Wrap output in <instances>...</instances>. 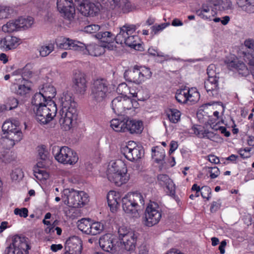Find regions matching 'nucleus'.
<instances>
[{
	"label": "nucleus",
	"mask_w": 254,
	"mask_h": 254,
	"mask_svg": "<svg viewBox=\"0 0 254 254\" xmlns=\"http://www.w3.org/2000/svg\"><path fill=\"white\" fill-rule=\"evenodd\" d=\"M109 206L112 211L116 210L120 202V194L115 191H110L107 196Z\"/></svg>",
	"instance_id": "obj_32"
},
{
	"label": "nucleus",
	"mask_w": 254,
	"mask_h": 254,
	"mask_svg": "<svg viewBox=\"0 0 254 254\" xmlns=\"http://www.w3.org/2000/svg\"><path fill=\"white\" fill-rule=\"evenodd\" d=\"M169 25V23H163L160 24H156L154 25L151 27V34L152 35L157 34L159 32L164 29Z\"/></svg>",
	"instance_id": "obj_52"
},
{
	"label": "nucleus",
	"mask_w": 254,
	"mask_h": 254,
	"mask_svg": "<svg viewBox=\"0 0 254 254\" xmlns=\"http://www.w3.org/2000/svg\"><path fill=\"white\" fill-rule=\"evenodd\" d=\"M127 118L114 119L110 122L111 127L117 132H125Z\"/></svg>",
	"instance_id": "obj_35"
},
{
	"label": "nucleus",
	"mask_w": 254,
	"mask_h": 254,
	"mask_svg": "<svg viewBox=\"0 0 254 254\" xmlns=\"http://www.w3.org/2000/svg\"><path fill=\"white\" fill-rule=\"evenodd\" d=\"M130 232H133L131 230H127L126 228L124 227H121L119 228L118 230V233L119 235V238L121 239H122L123 237L128 235L129 233Z\"/></svg>",
	"instance_id": "obj_63"
},
{
	"label": "nucleus",
	"mask_w": 254,
	"mask_h": 254,
	"mask_svg": "<svg viewBox=\"0 0 254 254\" xmlns=\"http://www.w3.org/2000/svg\"><path fill=\"white\" fill-rule=\"evenodd\" d=\"M64 249L73 252L75 254H80L82 249L81 240L77 236H73L66 240Z\"/></svg>",
	"instance_id": "obj_22"
},
{
	"label": "nucleus",
	"mask_w": 254,
	"mask_h": 254,
	"mask_svg": "<svg viewBox=\"0 0 254 254\" xmlns=\"http://www.w3.org/2000/svg\"><path fill=\"white\" fill-rule=\"evenodd\" d=\"M110 84L104 78L94 80L91 87V96L97 102L105 100L109 93Z\"/></svg>",
	"instance_id": "obj_9"
},
{
	"label": "nucleus",
	"mask_w": 254,
	"mask_h": 254,
	"mask_svg": "<svg viewBox=\"0 0 254 254\" xmlns=\"http://www.w3.org/2000/svg\"><path fill=\"white\" fill-rule=\"evenodd\" d=\"M136 238L134 232H130L129 234L121 239V242L124 244L125 248L127 251H132L135 247Z\"/></svg>",
	"instance_id": "obj_33"
},
{
	"label": "nucleus",
	"mask_w": 254,
	"mask_h": 254,
	"mask_svg": "<svg viewBox=\"0 0 254 254\" xmlns=\"http://www.w3.org/2000/svg\"><path fill=\"white\" fill-rule=\"evenodd\" d=\"M100 28V26L98 25L91 24L85 26L84 31L87 33L93 34L99 31Z\"/></svg>",
	"instance_id": "obj_56"
},
{
	"label": "nucleus",
	"mask_w": 254,
	"mask_h": 254,
	"mask_svg": "<svg viewBox=\"0 0 254 254\" xmlns=\"http://www.w3.org/2000/svg\"><path fill=\"white\" fill-rule=\"evenodd\" d=\"M19 29L17 19L9 21L2 27V30L5 33H11Z\"/></svg>",
	"instance_id": "obj_46"
},
{
	"label": "nucleus",
	"mask_w": 254,
	"mask_h": 254,
	"mask_svg": "<svg viewBox=\"0 0 254 254\" xmlns=\"http://www.w3.org/2000/svg\"><path fill=\"white\" fill-rule=\"evenodd\" d=\"M66 199L64 201L69 206L75 208L81 207L89 201L88 195L83 191L75 190L73 189L64 190Z\"/></svg>",
	"instance_id": "obj_8"
},
{
	"label": "nucleus",
	"mask_w": 254,
	"mask_h": 254,
	"mask_svg": "<svg viewBox=\"0 0 254 254\" xmlns=\"http://www.w3.org/2000/svg\"><path fill=\"white\" fill-rule=\"evenodd\" d=\"M46 99L42 92L35 93L32 99V104L34 106L33 108L34 111L39 106L46 105V104L48 103Z\"/></svg>",
	"instance_id": "obj_38"
},
{
	"label": "nucleus",
	"mask_w": 254,
	"mask_h": 254,
	"mask_svg": "<svg viewBox=\"0 0 254 254\" xmlns=\"http://www.w3.org/2000/svg\"><path fill=\"white\" fill-rule=\"evenodd\" d=\"M137 102L133 99L124 96H118L111 102V107L113 112L118 115H122L126 110H130L137 104Z\"/></svg>",
	"instance_id": "obj_12"
},
{
	"label": "nucleus",
	"mask_w": 254,
	"mask_h": 254,
	"mask_svg": "<svg viewBox=\"0 0 254 254\" xmlns=\"http://www.w3.org/2000/svg\"><path fill=\"white\" fill-rule=\"evenodd\" d=\"M116 35V42L118 44H125L135 50L142 51V45L139 37L135 34V27L133 25L125 24L120 28Z\"/></svg>",
	"instance_id": "obj_1"
},
{
	"label": "nucleus",
	"mask_w": 254,
	"mask_h": 254,
	"mask_svg": "<svg viewBox=\"0 0 254 254\" xmlns=\"http://www.w3.org/2000/svg\"><path fill=\"white\" fill-rule=\"evenodd\" d=\"M34 112L37 121L41 125H46L56 117L57 107L54 101H50V104L37 107Z\"/></svg>",
	"instance_id": "obj_6"
},
{
	"label": "nucleus",
	"mask_w": 254,
	"mask_h": 254,
	"mask_svg": "<svg viewBox=\"0 0 254 254\" xmlns=\"http://www.w3.org/2000/svg\"><path fill=\"white\" fill-rule=\"evenodd\" d=\"M127 171L126 168L120 170L118 162L111 161L108 165L106 174L109 181L119 187L128 180L129 176L127 174Z\"/></svg>",
	"instance_id": "obj_4"
},
{
	"label": "nucleus",
	"mask_w": 254,
	"mask_h": 254,
	"mask_svg": "<svg viewBox=\"0 0 254 254\" xmlns=\"http://www.w3.org/2000/svg\"><path fill=\"white\" fill-rule=\"evenodd\" d=\"M138 66L135 65L132 70H127L124 73L125 79L130 82L140 84L142 82Z\"/></svg>",
	"instance_id": "obj_28"
},
{
	"label": "nucleus",
	"mask_w": 254,
	"mask_h": 254,
	"mask_svg": "<svg viewBox=\"0 0 254 254\" xmlns=\"http://www.w3.org/2000/svg\"><path fill=\"white\" fill-rule=\"evenodd\" d=\"M57 47L63 50H71L79 52L85 48L84 44L77 40L61 37L56 40Z\"/></svg>",
	"instance_id": "obj_18"
},
{
	"label": "nucleus",
	"mask_w": 254,
	"mask_h": 254,
	"mask_svg": "<svg viewBox=\"0 0 254 254\" xmlns=\"http://www.w3.org/2000/svg\"><path fill=\"white\" fill-rule=\"evenodd\" d=\"M18 105V101L17 99L14 97H9L6 104V109L8 110H11L16 108Z\"/></svg>",
	"instance_id": "obj_55"
},
{
	"label": "nucleus",
	"mask_w": 254,
	"mask_h": 254,
	"mask_svg": "<svg viewBox=\"0 0 254 254\" xmlns=\"http://www.w3.org/2000/svg\"><path fill=\"white\" fill-rule=\"evenodd\" d=\"M19 40L14 36H7L0 39V48L6 51L15 48L19 45Z\"/></svg>",
	"instance_id": "obj_30"
},
{
	"label": "nucleus",
	"mask_w": 254,
	"mask_h": 254,
	"mask_svg": "<svg viewBox=\"0 0 254 254\" xmlns=\"http://www.w3.org/2000/svg\"><path fill=\"white\" fill-rule=\"evenodd\" d=\"M2 130L4 135H9L10 133L17 134V132H22L19 127V122L17 121H5L2 125Z\"/></svg>",
	"instance_id": "obj_31"
},
{
	"label": "nucleus",
	"mask_w": 254,
	"mask_h": 254,
	"mask_svg": "<svg viewBox=\"0 0 254 254\" xmlns=\"http://www.w3.org/2000/svg\"><path fill=\"white\" fill-rule=\"evenodd\" d=\"M143 129V126L141 121L127 119L126 131H128L131 134H139L141 133Z\"/></svg>",
	"instance_id": "obj_27"
},
{
	"label": "nucleus",
	"mask_w": 254,
	"mask_h": 254,
	"mask_svg": "<svg viewBox=\"0 0 254 254\" xmlns=\"http://www.w3.org/2000/svg\"><path fill=\"white\" fill-rule=\"evenodd\" d=\"M11 178L13 181H19L21 180L24 176L22 169L16 168L12 171L10 175Z\"/></svg>",
	"instance_id": "obj_54"
},
{
	"label": "nucleus",
	"mask_w": 254,
	"mask_h": 254,
	"mask_svg": "<svg viewBox=\"0 0 254 254\" xmlns=\"http://www.w3.org/2000/svg\"><path fill=\"white\" fill-rule=\"evenodd\" d=\"M144 224L147 227H152L159 223L162 217V210L155 202H150L145 211Z\"/></svg>",
	"instance_id": "obj_11"
},
{
	"label": "nucleus",
	"mask_w": 254,
	"mask_h": 254,
	"mask_svg": "<svg viewBox=\"0 0 254 254\" xmlns=\"http://www.w3.org/2000/svg\"><path fill=\"white\" fill-rule=\"evenodd\" d=\"M57 8L61 16L71 21L75 15V8L72 0H57Z\"/></svg>",
	"instance_id": "obj_17"
},
{
	"label": "nucleus",
	"mask_w": 254,
	"mask_h": 254,
	"mask_svg": "<svg viewBox=\"0 0 254 254\" xmlns=\"http://www.w3.org/2000/svg\"><path fill=\"white\" fill-rule=\"evenodd\" d=\"M200 193L203 198L208 200L211 197V190L208 186H203L201 188Z\"/></svg>",
	"instance_id": "obj_57"
},
{
	"label": "nucleus",
	"mask_w": 254,
	"mask_h": 254,
	"mask_svg": "<svg viewBox=\"0 0 254 254\" xmlns=\"http://www.w3.org/2000/svg\"><path fill=\"white\" fill-rule=\"evenodd\" d=\"M122 151L125 157L130 161H137L144 155L143 148L137 145L133 141H128L127 144L122 148Z\"/></svg>",
	"instance_id": "obj_13"
},
{
	"label": "nucleus",
	"mask_w": 254,
	"mask_h": 254,
	"mask_svg": "<svg viewBox=\"0 0 254 254\" xmlns=\"http://www.w3.org/2000/svg\"><path fill=\"white\" fill-rule=\"evenodd\" d=\"M104 229V225L101 222H92L89 235H96L100 234Z\"/></svg>",
	"instance_id": "obj_47"
},
{
	"label": "nucleus",
	"mask_w": 254,
	"mask_h": 254,
	"mask_svg": "<svg viewBox=\"0 0 254 254\" xmlns=\"http://www.w3.org/2000/svg\"><path fill=\"white\" fill-rule=\"evenodd\" d=\"M115 241L116 239L114 236L110 234H107L100 238L99 245L104 251L111 252L115 250Z\"/></svg>",
	"instance_id": "obj_25"
},
{
	"label": "nucleus",
	"mask_w": 254,
	"mask_h": 254,
	"mask_svg": "<svg viewBox=\"0 0 254 254\" xmlns=\"http://www.w3.org/2000/svg\"><path fill=\"white\" fill-rule=\"evenodd\" d=\"M73 87L76 92L80 95H84L87 90V81L85 75L80 71L76 72L73 78Z\"/></svg>",
	"instance_id": "obj_19"
},
{
	"label": "nucleus",
	"mask_w": 254,
	"mask_h": 254,
	"mask_svg": "<svg viewBox=\"0 0 254 254\" xmlns=\"http://www.w3.org/2000/svg\"><path fill=\"white\" fill-rule=\"evenodd\" d=\"M149 55L153 56H157L159 57H163L164 60H168L171 59L169 55H165L161 52H159L157 49L152 47L149 48L148 50Z\"/></svg>",
	"instance_id": "obj_51"
},
{
	"label": "nucleus",
	"mask_w": 254,
	"mask_h": 254,
	"mask_svg": "<svg viewBox=\"0 0 254 254\" xmlns=\"http://www.w3.org/2000/svg\"><path fill=\"white\" fill-rule=\"evenodd\" d=\"M214 65L211 64L208 66L207 69L208 79L204 82V87L211 96H216L218 94V77L214 72Z\"/></svg>",
	"instance_id": "obj_14"
},
{
	"label": "nucleus",
	"mask_w": 254,
	"mask_h": 254,
	"mask_svg": "<svg viewBox=\"0 0 254 254\" xmlns=\"http://www.w3.org/2000/svg\"><path fill=\"white\" fill-rule=\"evenodd\" d=\"M129 90V87L127 85V84L125 83H120L117 88V91L119 94H120L121 95H126L127 92Z\"/></svg>",
	"instance_id": "obj_58"
},
{
	"label": "nucleus",
	"mask_w": 254,
	"mask_h": 254,
	"mask_svg": "<svg viewBox=\"0 0 254 254\" xmlns=\"http://www.w3.org/2000/svg\"><path fill=\"white\" fill-rule=\"evenodd\" d=\"M177 101L184 104L187 102H196L199 98V94L195 89L183 88L177 90L175 95Z\"/></svg>",
	"instance_id": "obj_15"
},
{
	"label": "nucleus",
	"mask_w": 254,
	"mask_h": 254,
	"mask_svg": "<svg viewBox=\"0 0 254 254\" xmlns=\"http://www.w3.org/2000/svg\"><path fill=\"white\" fill-rule=\"evenodd\" d=\"M154 2V0H139V5L144 8L149 7Z\"/></svg>",
	"instance_id": "obj_61"
},
{
	"label": "nucleus",
	"mask_w": 254,
	"mask_h": 254,
	"mask_svg": "<svg viewBox=\"0 0 254 254\" xmlns=\"http://www.w3.org/2000/svg\"><path fill=\"white\" fill-rule=\"evenodd\" d=\"M53 150L55 159L61 163L72 165L78 160L77 153L68 147L54 146Z\"/></svg>",
	"instance_id": "obj_10"
},
{
	"label": "nucleus",
	"mask_w": 254,
	"mask_h": 254,
	"mask_svg": "<svg viewBox=\"0 0 254 254\" xmlns=\"http://www.w3.org/2000/svg\"><path fill=\"white\" fill-rule=\"evenodd\" d=\"M100 4L108 10L123 13H128L137 9L135 4L129 0H100Z\"/></svg>",
	"instance_id": "obj_5"
},
{
	"label": "nucleus",
	"mask_w": 254,
	"mask_h": 254,
	"mask_svg": "<svg viewBox=\"0 0 254 254\" xmlns=\"http://www.w3.org/2000/svg\"><path fill=\"white\" fill-rule=\"evenodd\" d=\"M14 213L15 215H18L20 217L26 218L28 216V210L26 208H22L21 209L15 208L14 210Z\"/></svg>",
	"instance_id": "obj_60"
},
{
	"label": "nucleus",
	"mask_w": 254,
	"mask_h": 254,
	"mask_svg": "<svg viewBox=\"0 0 254 254\" xmlns=\"http://www.w3.org/2000/svg\"><path fill=\"white\" fill-rule=\"evenodd\" d=\"M152 156L154 158L155 161L159 163L164 160L165 157V152L164 149L156 146L152 148Z\"/></svg>",
	"instance_id": "obj_41"
},
{
	"label": "nucleus",
	"mask_w": 254,
	"mask_h": 254,
	"mask_svg": "<svg viewBox=\"0 0 254 254\" xmlns=\"http://www.w3.org/2000/svg\"><path fill=\"white\" fill-rule=\"evenodd\" d=\"M225 63L230 70H243L246 68L245 64L240 62L238 59L234 58L233 60L227 59L225 61Z\"/></svg>",
	"instance_id": "obj_39"
},
{
	"label": "nucleus",
	"mask_w": 254,
	"mask_h": 254,
	"mask_svg": "<svg viewBox=\"0 0 254 254\" xmlns=\"http://www.w3.org/2000/svg\"><path fill=\"white\" fill-rule=\"evenodd\" d=\"M139 71L140 72V76L142 81H144L146 79H149L151 77L152 72L150 68L145 66H139Z\"/></svg>",
	"instance_id": "obj_49"
},
{
	"label": "nucleus",
	"mask_w": 254,
	"mask_h": 254,
	"mask_svg": "<svg viewBox=\"0 0 254 254\" xmlns=\"http://www.w3.org/2000/svg\"><path fill=\"white\" fill-rule=\"evenodd\" d=\"M91 223L90 219L82 218L78 221L77 226L78 229L83 233L89 235Z\"/></svg>",
	"instance_id": "obj_43"
},
{
	"label": "nucleus",
	"mask_w": 254,
	"mask_h": 254,
	"mask_svg": "<svg viewBox=\"0 0 254 254\" xmlns=\"http://www.w3.org/2000/svg\"><path fill=\"white\" fill-rule=\"evenodd\" d=\"M84 46L85 48L79 50V52L83 54L88 53L89 55L95 57L102 55L105 52L104 48L107 47V45L101 46L95 43H91L87 46L84 44Z\"/></svg>",
	"instance_id": "obj_26"
},
{
	"label": "nucleus",
	"mask_w": 254,
	"mask_h": 254,
	"mask_svg": "<svg viewBox=\"0 0 254 254\" xmlns=\"http://www.w3.org/2000/svg\"><path fill=\"white\" fill-rule=\"evenodd\" d=\"M31 90L29 85L24 84L19 85L16 90V94L20 96H24L29 93Z\"/></svg>",
	"instance_id": "obj_53"
},
{
	"label": "nucleus",
	"mask_w": 254,
	"mask_h": 254,
	"mask_svg": "<svg viewBox=\"0 0 254 254\" xmlns=\"http://www.w3.org/2000/svg\"><path fill=\"white\" fill-rule=\"evenodd\" d=\"M95 37L101 42L106 43L104 45H107L108 47H109V45L113 43L114 40L116 41V36L108 31H100L95 35Z\"/></svg>",
	"instance_id": "obj_34"
},
{
	"label": "nucleus",
	"mask_w": 254,
	"mask_h": 254,
	"mask_svg": "<svg viewBox=\"0 0 254 254\" xmlns=\"http://www.w3.org/2000/svg\"><path fill=\"white\" fill-rule=\"evenodd\" d=\"M31 249L29 239L22 235H15L12 242L5 250V254H28Z\"/></svg>",
	"instance_id": "obj_7"
},
{
	"label": "nucleus",
	"mask_w": 254,
	"mask_h": 254,
	"mask_svg": "<svg viewBox=\"0 0 254 254\" xmlns=\"http://www.w3.org/2000/svg\"><path fill=\"white\" fill-rule=\"evenodd\" d=\"M59 122L62 128L65 130H69L73 125L76 123L77 118V113L70 112L61 113Z\"/></svg>",
	"instance_id": "obj_20"
},
{
	"label": "nucleus",
	"mask_w": 254,
	"mask_h": 254,
	"mask_svg": "<svg viewBox=\"0 0 254 254\" xmlns=\"http://www.w3.org/2000/svg\"><path fill=\"white\" fill-rule=\"evenodd\" d=\"M80 12L84 16H93L99 10L98 6L94 3L85 0L81 2L78 6Z\"/></svg>",
	"instance_id": "obj_23"
},
{
	"label": "nucleus",
	"mask_w": 254,
	"mask_h": 254,
	"mask_svg": "<svg viewBox=\"0 0 254 254\" xmlns=\"http://www.w3.org/2000/svg\"><path fill=\"white\" fill-rule=\"evenodd\" d=\"M122 202L124 211L132 217L138 216V209L143 207L145 203L143 195L138 192L126 195Z\"/></svg>",
	"instance_id": "obj_2"
},
{
	"label": "nucleus",
	"mask_w": 254,
	"mask_h": 254,
	"mask_svg": "<svg viewBox=\"0 0 254 254\" xmlns=\"http://www.w3.org/2000/svg\"><path fill=\"white\" fill-rule=\"evenodd\" d=\"M59 101L61 107L60 114L67 112L77 113V103L71 93L64 92L59 98Z\"/></svg>",
	"instance_id": "obj_16"
},
{
	"label": "nucleus",
	"mask_w": 254,
	"mask_h": 254,
	"mask_svg": "<svg viewBox=\"0 0 254 254\" xmlns=\"http://www.w3.org/2000/svg\"><path fill=\"white\" fill-rule=\"evenodd\" d=\"M55 49L54 44L49 43L39 46L38 49L40 56L46 57L49 55Z\"/></svg>",
	"instance_id": "obj_40"
},
{
	"label": "nucleus",
	"mask_w": 254,
	"mask_h": 254,
	"mask_svg": "<svg viewBox=\"0 0 254 254\" xmlns=\"http://www.w3.org/2000/svg\"><path fill=\"white\" fill-rule=\"evenodd\" d=\"M157 182L160 186L166 187L167 193L171 196L175 195L176 187L173 181L165 174H160L157 176Z\"/></svg>",
	"instance_id": "obj_24"
},
{
	"label": "nucleus",
	"mask_w": 254,
	"mask_h": 254,
	"mask_svg": "<svg viewBox=\"0 0 254 254\" xmlns=\"http://www.w3.org/2000/svg\"><path fill=\"white\" fill-rule=\"evenodd\" d=\"M251 148L246 147L244 149H240L238 152L243 158H248L251 156Z\"/></svg>",
	"instance_id": "obj_59"
},
{
	"label": "nucleus",
	"mask_w": 254,
	"mask_h": 254,
	"mask_svg": "<svg viewBox=\"0 0 254 254\" xmlns=\"http://www.w3.org/2000/svg\"><path fill=\"white\" fill-rule=\"evenodd\" d=\"M237 3L242 10L248 13H254V0H241Z\"/></svg>",
	"instance_id": "obj_37"
},
{
	"label": "nucleus",
	"mask_w": 254,
	"mask_h": 254,
	"mask_svg": "<svg viewBox=\"0 0 254 254\" xmlns=\"http://www.w3.org/2000/svg\"><path fill=\"white\" fill-rule=\"evenodd\" d=\"M244 44L247 48L253 50L254 48V40L250 38L246 39Z\"/></svg>",
	"instance_id": "obj_64"
},
{
	"label": "nucleus",
	"mask_w": 254,
	"mask_h": 254,
	"mask_svg": "<svg viewBox=\"0 0 254 254\" xmlns=\"http://www.w3.org/2000/svg\"><path fill=\"white\" fill-rule=\"evenodd\" d=\"M212 2L214 8L219 11L231 9L232 3L231 0H209Z\"/></svg>",
	"instance_id": "obj_36"
},
{
	"label": "nucleus",
	"mask_w": 254,
	"mask_h": 254,
	"mask_svg": "<svg viewBox=\"0 0 254 254\" xmlns=\"http://www.w3.org/2000/svg\"><path fill=\"white\" fill-rule=\"evenodd\" d=\"M167 116L170 122L176 124L180 120L181 112L177 109L170 108L166 111Z\"/></svg>",
	"instance_id": "obj_42"
},
{
	"label": "nucleus",
	"mask_w": 254,
	"mask_h": 254,
	"mask_svg": "<svg viewBox=\"0 0 254 254\" xmlns=\"http://www.w3.org/2000/svg\"><path fill=\"white\" fill-rule=\"evenodd\" d=\"M209 168L211 169V170L209 171V173L210 177L211 179H215L219 175L220 171L217 167H210Z\"/></svg>",
	"instance_id": "obj_62"
},
{
	"label": "nucleus",
	"mask_w": 254,
	"mask_h": 254,
	"mask_svg": "<svg viewBox=\"0 0 254 254\" xmlns=\"http://www.w3.org/2000/svg\"><path fill=\"white\" fill-rule=\"evenodd\" d=\"M19 28L27 29L30 27L34 23V19L32 17H27L26 18L21 17L17 19Z\"/></svg>",
	"instance_id": "obj_45"
},
{
	"label": "nucleus",
	"mask_w": 254,
	"mask_h": 254,
	"mask_svg": "<svg viewBox=\"0 0 254 254\" xmlns=\"http://www.w3.org/2000/svg\"><path fill=\"white\" fill-rule=\"evenodd\" d=\"M39 160L33 168V174L35 177L39 181L46 180L49 177V174L45 168L51 164V159L49 153L43 146H40L38 149Z\"/></svg>",
	"instance_id": "obj_3"
},
{
	"label": "nucleus",
	"mask_w": 254,
	"mask_h": 254,
	"mask_svg": "<svg viewBox=\"0 0 254 254\" xmlns=\"http://www.w3.org/2000/svg\"><path fill=\"white\" fill-rule=\"evenodd\" d=\"M213 4L207 0L205 3L202 4L200 8L196 10V14L203 19L211 20L212 18L216 14V12L212 9Z\"/></svg>",
	"instance_id": "obj_21"
},
{
	"label": "nucleus",
	"mask_w": 254,
	"mask_h": 254,
	"mask_svg": "<svg viewBox=\"0 0 254 254\" xmlns=\"http://www.w3.org/2000/svg\"><path fill=\"white\" fill-rule=\"evenodd\" d=\"M42 94L45 97L47 98L48 103L50 104V101H53L52 99L54 98L56 94V90L55 88L52 85L46 86L42 89Z\"/></svg>",
	"instance_id": "obj_44"
},
{
	"label": "nucleus",
	"mask_w": 254,
	"mask_h": 254,
	"mask_svg": "<svg viewBox=\"0 0 254 254\" xmlns=\"http://www.w3.org/2000/svg\"><path fill=\"white\" fill-rule=\"evenodd\" d=\"M14 159L12 152L9 149H3L0 151V160L5 163L11 162Z\"/></svg>",
	"instance_id": "obj_48"
},
{
	"label": "nucleus",
	"mask_w": 254,
	"mask_h": 254,
	"mask_svg": "<svg viewBox=\"0 0 254 254\" xmlns=\"http://www.w3.org/2000/svg\"><path fill=\"white\" fill-rule=\"evenodd\" d=\"M17 134L10 133L9 135H4L1 139V143L6 146V149H9L12 147L15 144L20 141L22 138V133L17 132Z\"/></svg>",
	"instance_id": "obj_29"
},
{
	"label": "nucleus",
	"mask_w": 254,
	"mask_h": 254,
	"mask_svg": "<svg viewBox=\"0 0 254 254\" xmlns=\"http://www.w3.org/2000/svg\"><path fill=\"white\" fill-rule=\"evenodd\" d=\"M12 9L8 6L0 7V19L8 18L10 16Z\"/></svg>",
	"instance_id": "obj_50"
}]
</instances>
